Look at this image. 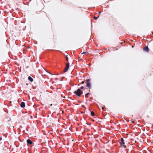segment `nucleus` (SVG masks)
Returning <instances> with one entry per match:
<instances>
[{"label":"nucleus","mask_w":153,"mask_h":153,"mask_svg":"<svg viewBox=\"0 0 153 153\" xmlns=\"http://www.w3.org/2000/svg\"><path fill=\"white\" fill-rule=\"evenodd\" d=\"M89 94V93H87V94H85V97H87L88 96V95Z\"/></svg>","instance_id":"obj_12"},{"label":"nucleus","mask_w":153,"mask_h":153,"mask_svg":"<svg viewBox=\"0 0 153 153\" xmlns=\"http://www.w3.org/2000/svg\"><path fill=\"white\" fill-rule=\"evenodd\" d=\"M103 108H103V107H102V109H103Z\"/></svg>","instance_id":"obj_18"},{"label":"nucleus","mask_w":153,"mask_h":153,"mask_svg":"<svg viewBox=\"0 0 153 153\" xmlns=\"http://www.w3.org/2000/svg\"><path fill=\"white\" fill-rule=\"evenodd\" d=\"M84 83V81H82L81 83V84H83Z\"/></svg>","instance_id":"obj_15"},{"label":"nucleus","mask_w":153,"mask_h":153,"mask_svg":"<svg viewBox=\"0 0 153 153\" xmlns=\"http://www.w3.org/2000/svg\"><path fill=\"white\" fill-rule=\"evenodd\" d=\"M83 88H84V87L83 86H81L80 87V88H79V89H80V90H81L83 89Z\"/></svg>","instance_id":"obj_13"},{"label":"nucleus","mask_w":153,"mask_h":153,"mask_svg":"<svg viewBox=\"0 0 153 153\" xmlns=\"http://www.w3.org/2000/svg\"><path fill=\"white\" fill-rule=\"evenodd\" d=\"M74 94L78 96H80L82 94V91L80 90V89H78L76 91L74 92Z\"/></svg>","instance_id":"obj_1"},{"label":"nucleus","mask_w":153,"mask_h":153,"mask_svg":"<svg viewBox=\"0 0 153 153\" xmlns=\"http://www.w3.org/2000/svg\"><path fill=\"white\" fill-rule=\"evenodd\" d=\"M91 114L92 116H94V112L93 111H91Z\"/></svg>","instance_id":"obj_9"},{"label":"nucleus","mask_w":153,"mask_h":153,"mask_svg":"<svg viewBox=\"0 0 153 153\" xmlns=\"http://www.w3.org/2000/svg\"><path fill=\"white\" fill-rule=\"evenodd\" d=\"M21 107L22 108H24L25 106V104L24 102H22L20 104Z\"/></svg>","instance_id":"obj_6"},{"label":"nucleus","mask_w":153,"mask_h":153,"mask_svg":"<svg viewBox=\"0 0 153 153\" xmlns=\"http://www.w3.org/2000/svg\"><path fill=\"white\" fill-rule=\"evenodd\" d=\"M1 139H2L1 138H0V141L1 140Z\"/></svg>","instance_id":"obj_17"},{"label":"nucleus","mask_w":153,"mask_h":153,"mask_svg":"<svg viewBox=\"0 0 153 153\" xmlns=\"http://www.w3.org/2000/svg\"><path fill=\"white\" fill-rule=\"evenodd\" d=\"M99 17V16H98V17H94V19H95V20H96V19H98V18Z\"/></svg>","instance_id":"obj_11"},{"label":"nucleus","mask_w":153,"mask_h":153,"mask_svg":"<svg viewBox=\"0 0 153 153\" xmlns=\"http://www.w3.org/2000/svg\"><path fill=\"white\" fill-rule=\"evenodd\" d=\"M28 80L30 81V82H32L33 81V78L31 77L30 76H29L28 77Z\"/></svg>","instance_id":"obj_8"},{"label":"nucleus","mask_w":153,"mask_h":153,"mask_svg":"<svg viewBox=\"0 0 153 153\" xmlns=\"http://www.w3.org/2000/svg\"><path fill=\"white\" fill-rule=\"evenodd\" d=\"M149 48H148V47L147 46L145 47L144 48V50L146 51H147V52H148L149 51Z\"/></svg>","instance_id":"obj_7"},{"label":"nucleus","mask_w":153,"mask_h":153,"mask_svg":"<svg viewBox=\"0 0 153 153\" xmlns=\"http://www.w3.org/2000/svg\"><path fill=\"white\" fill-rule=\"evenodd\" d=\"M100 14H101V12H99V15L100 16Z\"/></svg>","instance_id":"obj_16"},{"label":"nucleus","mask_w":153,"mask_h":153,"mask_svg":"<svg viewBox=\"0 0 153 153\" xmlns=\"http://www.w3.org/2000/svg\"><path fill=\"white\" fill-rule=\"evenodd\" d=\"M86 86L89 88V89L91 88V79H88L86 80Z\"/></svg>","instance_id":"obj_2"},{"label":"nucleus","mask_w":153,"mask_h":153,"mask_svg":"<svg viewBox=\"0 0 153 153\" xmlns=\"http://www.w3.org/2000/svg\"><path fill=\"white\" fill-rule=\"evenodd\" d=\"M66 60L68 61V57H67V56H66Z\"/></svg>","instance_id":"obj_14"},{"label":"nucleus","mask_w":153,"mask_h":153,"mask_svg":"<svg viewBox=\"0 0 153 153\" xmlns=\"http://www.w3.org/2000/svg\"><path fill=\"white\" fill-rule=\"evenodd\" d=\"M88 53L87 52H84L82 53V54H88Z\"/></svg>","instance_id":"obj_10"},{"label":"nucleus","mask_w":153,"mask_h":153,"mask_svg":"<svg viewBox=\"0 0 153 153\" xmlns=\"http://www.w3.org/2000/svg\"><path fill=\"white\" fill-rule=\"evenodd\" d=\"M27 144H32L33 143L32 141L30 139H28L27 140Z\"/></svg>","instance_id":"obj_5"},{"label":"nucleus","mask_w":153,"mask_h":153,"mask_svg":"<svg viewBox=\"0 0 153 153\" xmlns=\"http://www.w3.org/2000/svg\"><path fill=\"white\" fill-rule=\"evenodd\" d=\"M69 67V63H67L66 65L65 68L64 69V72H65L67 71Z\"/></svg>","instance_id":"obj_4"},{"label":"nucleus","mask_w":153,"mask_h":153,"mask_svg":"<svg viewBox=\"0 0 153 153\" xmlns=\"http://www.w3.org/2000/svg\"><path fill=\"white\" fill-rule=\"evenodd\" d=\"M121 142L120 143V144L121 146H123L124 148H125L126 146L124 145V140L123 138H122L121 139Z\"/></svg>","instance_id":"obj_3"}]
</instances>
